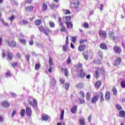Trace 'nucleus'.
<instances>
[{
  "label": "nucleus",
  "mask_w": 125,
  "mask_h": 125,
  "mask_svg": "<svg viewBox=\"0 0 125 125\" xmlns=\"http://www.w3.org/2000/svg\"><path fill=\"white\" fill-rule=\"evenodd\" d=\"M36 46L37 47H39L40 48L43 47V46H42V44H41L40 42H37L36 44Z\"/></svg>",
  "instance_id": "nucleus-52"
},
{
  "label": "nucleus",
  "mask_w": 125,
  "mask_h": 125,
  "mask_svg": "<svg viewBox=\"0 0 125 125\" xmlns=\"http://www.w3.org/2000/svg\"><path fill=\"white\" fill-rule=\"evenodd\" d=\"M42 22V20L40 19H37L34 21L35 25H36V26L41 25Z\"/></svg>",
  "instance_id": "nucleus-21"
},
{
  "label": "nucleus",
  "mask_w": 125,
  "mask_h": 125,
  "mask_svg": "<svg viewBox=\"0 0 125 125\" xmlns=\"http://www.w3.org/2000/svg\"><path fill=\"white\" fill-rule=\"evenodd\" d=\"M99 96L101 102H103V101H104V94H103L102 92H100L99 97Z\"/></svg>",
  "instance_id": "nucleus-28"
},
{
  "label": "nucleus",
  "mask_w": 125,
  "mask_h": 125,
  "mask_svg": "<svg viewBox=\"0 0 125 125\" xmlns=\"http://www.w3.org/2000/svg\"><path fill=\"white\" fill-rule=\"evenodd\" d=\"M83 27L84 28H85V29H88V28H89L88 23L87 22H84L83 24Z\"/></svg>",
  "instance_id": "nucleus-57"
},
{
  "label": "nucleus",
  "mask_w": 125,
  "mask_h": 125,
  "mask_svg": "<svg viewBox=\"0 0 125 125\" xmlns=\"http://www.w3.org/2000/svg\"><path fill=\"white\" fill-rule=\"evenodd\" d=\"M61 26L62 27V28L60 29V31L62 32H64V33H66V32H67V29H66V27L63 25Z\"/></svg>",
  "instance_id": "nucleus-38"
},
{
  "label": "nucleus",
  "mask_w": 125,
  "mask_h": 125,
  "mask_svg": "<svg viewBox=\"0 0 125 125\" xmlns=\"http://www.w3.org/2000/svg\"><path fill=\"white\" fill-rule=\"evenodd\" d=\"M76 41H77V38H76V37H72V42H73V43H75V42H76Z\"/></svg>",
  "instance_id": "nucleus-64"
},
{
  "label": "nucleus",
  "mask_w": 125,
  "mask_h": 125,
  "mask_svg": "<svg viewBox=\"0 0 125 125\" xmlns=\"http://www.w3.org/2000/svg\"><path fill=\"white\" fill-rule=\"evenodd\" d=\"M19 42L23 45H26L27 44V42L25 39H19Z\"/></svg>",
  "instance_id": "nucleus-34"
},
{
  "label": "nucleus",
  "mask_w": 125,
  "mask_h": 125,
  "mask_svg": "<svg viewBox=\"0 0 125 125\" xmlns=\"http://www.w3.org/2000/svg\"><path fill=\"white\" fill-rule=\"evenodd\" d=\"M63 18H64V20L65 21V23H68L69 22H71L70 21L72 19V17L71 16H66L64 17Z\"/></svg>",
  "instance_id": "nucleus-22"
},
{
  "label": "nucleus",
  "mask_w": 125,
  "mask_h": 125,
  "mask_svg": "<svg viewBox=\"0 0 125 125\" xmlns=\"http://www.w3.org/2000/svg\"><path fill=\"white\" fill-rule=\"evenodd\" d=\"M11 65L13 66V67L15 68V67H16V66H18V62H16L12 63Z\"/></svg>",
  "instance_id": "nucleus-60"
},
{
  "label": "nucleus",
  "mask_w": 125,
  "mask_h": 125,
  "mask_svg": "<svg viewBox=\"0 0 125 125\" xmlns=\"http://www.w3.org/2000/svg\"><path fill=\"white\" fill-rule=\"evenodd\" d=\"M68 45H63V46H62V50H63V51H64V52H66V51H67V46Z\"/></svg>",
  "instance_id": "nucleus-55"
},
{
  "label": "nucleus",
  "mask_w": 125,
  "mask_h": 125,
  "mask_svg": "<svg viewBox=\"0 0 125 125\" xmlns=\"http://www.w3.org/2000/svg\"><path fill=\"white\" fill-rule=\"evenodd\" d=\"M105 100H110L111 99V93L109 91H106L104 96Z\"/></svg>",
  "instance_id": "nucleus-17"
},
{
  "label": "nucleus",
  "mask_w": 125,
  "mask_h": 125,
  "mask_svg": "<svg viewBox=\"0 0 125 125\" xmlns=\"http://www.w3.org/2000/svg\"><path fill=\"white\" fill-rule=\"evenodd\" d=\"M16 56L17 57V58H18V59H21V54H20V53H17L16 54Z\"/></svg>",
  "instance_id": "nucleus-62"
},
{
  "label": "nucleus",
  "mask_w": 125,
  "mask_h": 125,
  "mask_svg": "<svg viewBox=\"0 0 125 125\" xmlns=\"http://www.w3.org/2000/svg\"><path fill=\"white\" fill-rule=\"evenodd\" d=\"M86 49V46L85 44H82L78 46V50L79 52H83V51H84L85 49Z\"/></svg>",
  "instance_id": "nucleus-9"
},
{
  "label": "nucleus",
  "mask_w": 125,
  "mask_h": 125,
  "mask_svg": "<svg viewBox=\"0 0 125 125\" xmlns=\"http://www.w3.org/2000/svg\"><path fill=\"white\" fill-rule=\"evenodd\" d=\"M64 15H68V14H71V11L69 10H63Z\"/></svg>",
  "instance_id": "nucleus-40"
},
{
  "label": "nucleus",
  "mask_w": 125,
  "mask_h": 125,
  "mask_svg": "<svg viewBox=\"0 0 125 125\" xmlns=\"http://www.w3.org/2000/svg\"><path fill=\"white\" fill-rule=\"evenodd\" d=\"M1 105L5 108H7L10 106V104L7 101H3L1 103Z\"/></svg>",
  "instance_id": "nucleus-19"
},
{
  "label": "nucleus",
  "mask_w": 125,
  "mask_h": 125,
  "mask_svg": "<svg viewBox=\"0 0 125 125\" xmlns=\"http://www.w3.org/2000/svg\"><path fill=\"white\" fill-rule=\"evenodd\" d=\"M64 85V88L66 90H68L69 89V87H70V84L69 83H65Z\"/></svg>",
  "instance_id": "nucleus-44"
},
{
  "label": "nucleus",
  "mask_w": 125,
  "mask_h": 125,
  "mask_svg": "<svg viewBox=\"0 0 125 125\" xmlns=\"http://www.w3.org/2000/svg\"><path fill=\"white\" fill-rule=\"evenodd\" d=\"M29 45H34V40L33 39H31L30 42H29Z\"/></svg>",
  "instance_id": "nucleus-63"
},
{
  "label": "nucleus",
  "mask_w": 125,
  "mask_h": 125,
  "mask_svg": "<svg viewBox=\"0 0 125 125\" xmlns=\"http://www.w3.org/2000/svg\"><path fill=\"white\" fill-rule=\"evenodd\" d=\"M69 44V37L66 36L65 40V45H68Z\"/></svg>",
  "instance_id": "nucleus-59"
},
{
  "label": "nucleus",
  "mask_w": 125,
  "mask_h": 125,
  "mask_svg": "<svg viewBox=\"0 0 125 125\" xmlns=\"http://www.w3.org/2000/svg\"><path fill=\"white\" fill-rule=\"evenodd\" d=\"M84 87V85H83V83H81L76 84V88L79 89H82Z\"/></svg>",
  "instance_id": "nucleus-25"
},
{
  "label": "nucleus",
  "mask_w": 125,
  "mask_h": 125,
  "mask_svg": "<svg viewBox=\"0 0 125 125\" xmlns=\"http://www.w3.org/2000/svg\"><path fill=\"white\" fill-rule=\"evenodd\" d=\"M79 123L80 125H85L84 123V118H83V117L80 118Z\"/></svg>",
  "instance_id": "nucleus-31"
},
{
  "label": "nucleus",
  "mask_w": 125,
  "mask_h": 125,
  "mask_svg": "<svg viewBox=\"0 0 125 125\" xmlns=\"http://www.w3.org/2000/svg\"><path fill=\"white\" fill-rule=\"evenodd\" d=\"M83 55L85 59V60H87L89 56L88 55V52L87 51H85L83 52Z\"/></svg>",
  "instance_id": "nucleus-27"
},
{
  "label": "nucleus",
  "mask_w": 125,
  "mask_h": 125,
  "mask_svg": "<svg viewBox=\"0 0 125 125\" xmlns=\"http://www.w3.org/2000/svg\"><path fill=\"white\" fill-rule=\"evenodd\" d=\"M121 63H122V58L120 57H117L114 62L113 65L114 66L117 67L119 66V65H121Z\"/></svg>",
  "instance_id": "nucleus-8"
},
{
  "label": "nucleus",
  "mask_w": 125,
  "mask_h": 125,
  "mask_svg": "<svg viewBox=\"0 0 125 125\" xmlns=\"http://www.w3.org/2000/svg\"><path fill=\"white\" fill-rule=\"evenodd\" d=\"M8 44L9 46H10V47H15L16 46V42L14 40H9L8 41Z\"/></svg>",
  "instance_id": "nucleus-13"
},
{
  "label": "nucleus",
  "mask_w": 125,
  "mask_h": 125,
  "mask_svg": "<svg viewBox=\"0 0 125 125\" xmlns=\"http://www.w3.org/2000/svg\"><path fill=\"white\" fill-rule=\"evenodd\" d=\"M125 116V112L124 110H120L119 111V117L124 118Z\"/></svg>",
  "instance_id": "nucleus-32"
},
{
  "label": "nucleus",
  "mask_w": 125,
  "mask_h": 125,
  "mask_svg": "<svg viewBox=\"0 0 125 125\" xmlns=\"http://www.w3.org/2000/svg\"><path fill=\"white\" fill-rule=\"evenodd\" d=\"M108 37L111 41H114V42L118 39L117 36L115 35V32L114 31H109Z\"/></svg>",
  "instance_id": "nucleus-4"
},
{
  "label": "nucleus",
  "mask_w": 125,
  "mask_h": 125,
  "mask_svg": "<svg viewBox=\"0 0 125 125\" xmlns=\"http://www.w3.org/2000/svg\"><path fill=\"white\" fill-rule=\"evenodd\" d=\"M20 115L21 117H24L25 116V109H22L21 110Z\"/></svg>",
  "instance_id": "nucleus-42"
},
{
  "label": "nucleus",
  "mask_w": 125,
  "mask_h": 125,
  "mask_svg": "<svg viewBox=\"0 0 125 125\" xmlns=\"http://www.w3.org/2000/svg\"><path fill=\"white\" fill-rule=\"evenodd\" d=\"M70 2L73 4V7L74 9H79L80 1L78 0H70Z\"/></svg>",
  "instance_id": "nucleus-3"
},
{
  "label": "nucleus",
  "mask_w": 125,
  "mask_h": 125,
  "mask_svg": "<svg viewBox=\"0 0 125 125\" xmlns=\"http://www.w3.org/2000/svg\"><path fill=\"white\" fill-rule=\"evenodd\" d=\"M67 29H73V23H72V21H69L68 22L65 23Z\"/></svg>",
  "instance_id": "nucleus-24"
},
{
  "label": "nucleus",
  "mask_w": 125,
  "mask_h": 125,
  "mask_svg": "<svg viewBox=\"0 0 125 125\" xmlns=\"http://www.w3.org/2000/svg\"><path fill=\"white\" fill-rule=\"evenodd\" d=\"M29 104L33 107V108H35L36 106H38V102L36 101V99H33V102L32 101H29Z\"/></svg>",
  "instance_id": "nucleus-11"
},
{
  "label": "nucleus",
  "mask_w": 125,
  "mask_h": 125,
  "mask_svg": "<svg viewBox=\"0 0 125 125\" xmlns=\"http://www.w3.org/2000/svg\"><path fill=\"white\" fill-rule=\"evenodd\" d=\"M85 96L86 100H87V101H89V100H90V93L89 92H87Z\"/></svg>",
  "instance_id": "nucleus-36"
},
{
  "label": "nucleus",
  "mask_w": 125,
  "mask_h": 125,
  "mask_svg": "<svg viewBox=\"0 0 125 125\" xmlns=\"http://www.w3.org/2000/svg\"><path fill=\"white\" fill-rule=\"evenodd\" d=\"M115 107L116 109H118L119 111H120V110H123V107H122V105L119 104H116Z\"/></svg>",
  "instance_id": "nucleus-43"
},
{
  "label": "nucleus",
  "mask_w": 125,
  "mask_h": 125,
  "mask_svg": "<svg viewBox=\"0 0 125 125\" xmlns=\"http://www.w3.org/2000/svg\"><path fill=\"white\" fill-rule=\"evenodd\" d=\"M58 20H59V23H60L61 26H63L64 25V22H63L62 21V18H61V17H59V18H58Z\"/></svg>",
  "instance_id": "nucleus-45"
},
{
  "label": "nucleus",
  "mask_w": 125,
  "mask_h": 125,
  "mask_svg": "<svg viewBox=\"0 0 125 125\" xmlns=\"http://www.w3.org/2000/svg\"><path fill=\"white\" fill-rule=\"evenodd\" d=\"M22 23L23 25H26V24H28V20H22Z\"/></svg>",
  "instance_id": "nucleus-58"
},
{
  "label": "nucleus",
  "mask_w": 125,
  "mask_h": 125,
  "mask_svg": "<svg viewBox=\"0 0 125 125\" xmlns=\"http://www.w3.org/2000/svg\"><path fill=\"white\" fill-rule=\"evenodd\" d=\"M49 118V116L46 114H43L42 115V121H47Z\"/></svg>",
  "instance_id": "nucleus-29"
},
{
  "label": "nucleus",
  "mask_w": 125,
  "mask_h": 125,
  "mask_svg": "<svg viewBox=\"0 0 125 125\" xmlns=\"http://www.w3.org/2000/svg\"><path fill=\"white\" fill-rule=\"evenodd\" d=\"M101 84H102L101 81H97L95 84V87H96L97 88H99V87L101 86Z\"/></svg>",
  "instance_id": "nucleus-26"
},
{
  "label": "nucleus",
  "mask_w": 125,
  "mask_h": 125,
  "mask_svg": "<svg viewBox=\"0 0 125 125\" xmlns=\"http://www.w3.org/2000/svg\"><path fill=\"white\" fill-rule=\"evenodd\" d=\"M100 47L102 49H104V50H106L108 48L107 44L104 42H103L100 44Z\"/></svg>",
  "instance_id": "nucleus-18"
},
{
  "label": "nucleus",
  "mask_w": 125,
  "mask_h": 125,
  "mask_svg": "<svg viewBox=\"0 0 125 125\" xmlns=\"http://www.w3.org/2000/svg\"><path fill=\"white\" fill-rule=\"evenodd\" d=\"M42 67V65H41L40 63H37L35 64V69L36 70H38L40 69V68Z\"/></svg>",
  "instance_id": "nucleus-33"
},
{
  "label": "nucleus",
  "mask_w": 125,
  "mask_h": 125,
  "mask_svg": "<svg viewBox=\"0 0 125 125\" xmlns=\"http://www.w3.org/2000/svg\"><path fill=\"white\" fill-rule=\"evenodd\" d=\"M96 70L93 73V76L96 80H98L100 78V75L104 76L105 75V70L102 67H96Z\"/></svg>",
  "instance_id": "nucleus-1"
},
{
  "label": "nucleus",
  "mask_w": 125,
  "mask_h": 125,
  "mask_svg": "<svg viewBox=\"0 0 125 125\" xmlns=\"http://www.w3.org/2000/svg\"><path fill=\"white\" fill-rule=\"evenodd\" d=\"M66 62L67 64H70L71 62H72V60H71V57L69 56L67 60H66Z\"/></svg>",
  "instance_id": "nucleus-56"
},
{
  "label": "nucleus",
  "mask_w": 125,
  "mask_h": 125,
  "mask_svg": "<svg viewBox=\"0 0 125 125\" xmlns=\"http://www.w3.org/2000/svg\"><path fill=\"white\" fill-rule=\"evenodd\" d=\"M25 113L26 114V115L28 117H31L32 116V109H31V107H27L26 108V111Z\"/></svg>",
  "instance_id": "nucleus-12"
},
{
  "label": "nucleus",
  "mask_w": 125,
  "mask_h": 125,
  "mask_svg": "<svg viewBox=\"0 0 125 125\" xmlns=\"http://www.w3.org/2000/svg\"><path fill=\"white\" fill-rule=\"evenodd\" d=\"M83 98H84V92L83 91H80L79 93Z\"/></svg>",
  "instance_id": "nucleus-51"
},
{
  "label": "nucleus",
  "mask_w": 125,
  "mask_h": 125,
  "mask_svg": "<svg viewBox=\"0 0 125 125\" xmlns=\"http://www.w3.org/2000/svg\"><path fill=\"white\" fill-rule=\"evenodd\" d=\"M112 92H113L114 95H117L118 92L117 91V88H116V87H115V86L113 87Z\"/></svg>",
  "instance_id": "nucleus-37"
},
{
  "label": "nucleus",
  "mask_w": 125,
  "mask_h": 125,
  "mask_svg": "<svg viewBox=\"0 0 125 125\" xmlns=\"http://www.w3.org/2000/svg\"><path fill=\"white\" fill-rule=\"evenodd\" d=\"M61 70L62 73H63L64 74V76L66 77V78H68V77H69V72L68 71V69L62 67L61 68Z\"/></svg>",
  "instance_id": "nucleus-14"
},
{
  "label": "nucleus",
  "mask_w": 125,
  "mask_h": 125,
  "mask_svg": "<svg viewBox=\"0 0 125 125\" xmlns=\"http://www.w3.org/2000/svg\"><path fill=\"white\" fill-rule=\"evenodd\" d=\"M49 66H52L53 65V61H52V58L51 57L49 58Z\"/></svg>",
  "instance_id": "nucleus-46"
},
{
  "label": "nucleus",
  "mask_w": 125,
  "mask_h": 125,
  "mask_svg": "<svg viewBox=\"0 0 125 125\" xmlns=\"http://www.w3.org/2000/svg\"><path fill=\"white\" fill-rule=\"evenodd\" d=\"M48 8L47 4H46L45 3H43V4L42 5V11H45L46 10H47V8Z\"/></svg>",
  "instance_id": "nucleus-20"
},
{
  "label": "nucleus",
  "mask_w": 125,
  "mask_h": 125,
  "mask_svg": "<svg viewBox=\"0 0 125 125\" xmlns=\"http://www.w3.org/2000/svg\"><path fill=\"white\" fill-rule=\"evenodd\" d=\"M49 25L50 28H54L55 27V23L53 21H49Z\"/></svg>",
  "instance_id": "nucleus-41"
},
{
  "label": "nucleus",
  "mask_w": 125,
  "mask_h": 125,
  "mask_svg": "<svg viewBox=\"0 0 125 125\" xmlns=\"http://www.w3.org/2000/svg\"><path fill=\"white\" fill-rule=\"evenodd\" d=\"M78 109V105H74L71 109V112L72 114H76L77 113V110Z\"/></svg>",
  "instance_id": "nucleus-23"
},
{
  "label": "nucleus",
  "mask_w": 125,
  "mask_h": 125,
  "mask_svg": "<svg viewBox=\"0 0 125 125\" xmlns=\"http://www.w3.org/2000/svg\"><path fill=\"white\" fill-rule=\"evenodd\" d=\"M51 9H54V8H58V6H56L55 3H52L51 5H49Z\"/></svg>",
  "instance_id": "nucleus-35"
},
{
  "label": "nucleus",
  "mask_w": 125,
  "mask_h": 125,
  "mask_svg": "<svg viewBox=\"0 0 125 125\" xmlns=\"http://www.w3.org/2000/svg\"><path fill=\"white\" fill-rule=\"evenodd\" d=\"M98 100H99V96L95 95L91 98V102L92 104H95Z\"/></svg>",
  "instance_id": "nucleus-10"
},
{
  "label": "nucleus",
  "mask_w": 125,
  "mask_h": 125,
  "mask_svg": "<svg viewBox=\"0 0 125 125\" xmlns=\"http://www.w3.org/2000/svg\"><path fill=\"white\" fill-rule=\"evenodd\" d=\"M38 28H39L40 32H44V27L42 25L39 26L38 27Z\"/></svg>",
  "instance_id": "nucleus-47"
},
{
  "label": "nucleus",
  "mask_w": 125,
  "mask_h": 125,
  "mask_svg": "<svg viewBox=\"0 0 125 125\" xmlns=\"http://www.w3.org/2000/svg\"><path fill=\"white\" fill-rule=\"evenodd\" d=\"M79 101L80 104H83V103H84L85 102L84 99L83 98H80Z\"/></svg>",
  "instance_id": "nucleus-61"
},
{
  "label": "nucleus",
  "mask_w": 125,
  "mask_h": 125,
  "mask_svg": "<svg viewBox=\"0 0 125 125\" xmlns=\"http://www.w3.org/2000/svg\"><path fill=\"white\" fill-rule=\"evenodd\" d=\"M9 19H10L11 22H13V20L15 19V16H14V15H12L11 17L9 18Z\"/></svg>",
  "instance_id": "nucleus-54"
},
{
  "label": "nucleus",
  "mask_w": 125,
  "mask_h": 125,
  "mask_svg": "<svg viewBox=\"0 0 125 125\" xmlns=\"http://www.w3.org/2000/svg\"><path fill=\"white\" fill-rule=\"evenodd\" d=\"M99 35L103 40H106L107 38V33H106V31L104 30H99Z\"/></svg>",
  "instance_id": "nucleus-5"
},
{
  "label": "nucleus",
  "mask_w": 125,
  "mask_h": 125,
  "mask_svg": "<svg viewBox=\"0 0 125 125\" xmlns=\"http://www.w3.org/2000/svg\"><path fill=\"white\" fill-rule=\"evenodd\" d=\"M113 51L116 54H121L122 53V50L121 47L115 45L113 48Z\"/></svg>",
  "instance_id": "nucleus-6"
},
{
  "label": "nucleus",
  "mask_w": 125,
  "mask_h": 125,
  "mask_svg": "<svg viewBox=\"0 0 125 125\" xmlns=\"http://www.w3.org/2000/svg\"><path fill=\"white\" fill-rule=\"evenodd\" d=\"M64 113H65V110H64V109H62L61 111V114L60 116L61 121H63V120H64Z\"/></svg>",
  "instance_id": "nucleus-30"
},
{
  "label": "nucleus",
  "mask_w": 125,
  "mask_h": 125,
  "mask_svg": "<svg viewBox=\"0 0 125 125\" xmlns=\"http://www.w3.org/2000/svg\"><path fill=\"white\" fill-rule=\"evenodd\" d=\"M98 59L93 61L94 64H101L102 59H103V52L99 51L97 54Z\"/></svg>",
  "instance_id": "nucleus-2"
},
{
  "label": "nucleus",
  "mask_w": 125,
  "mask_h": 125,
  "mask_svg": "<svg viewBox=\"0 0 125 125\" xmlns=\"http://www.w3.org/2000/svg\"><path fill=\"white\" fill-rule=\"evenodd\" d=\"M84 42H87V40L82 39L79 41L80 44H83V43H84Z\"/></svg>",
  "instance_id": "nucleus-39"
},
{
  "label": "nucleus",
  "mask_w": 125,
  "mask_h": 125,
  "mask_svg": "<svg viewBox=\"0 0 125 125\" xmlns=\"http://www.w3.org/2000/svg\"><path fill=\"white\" fill-rule=\"evenodd\" d=\"M86 76V73L84 72V70H83V69H81L78 74L79 78H80V79H84V78H85Z\"/></svg>",
  "instance_id": "nucleus-7"
},
{
  "label": "nucleus",
  "mask_w": 125,
  "mask_h": 125,
  "mask_svg": "<svg viewBox=\"0 0 125 125\" xmlns=\"http://www.w3.org/2000/svg\"><path fill=\"white\" fill-rule=\"evenodd\" d=\"M121 86L122 88H125V81H122Z\"/></svg>",
  "instance_id": "nucleus-49"
},
{
  "label": "nucleus",
  "mask_w": 125,
  "mask_h": 125,
  "mask_svg": "<svg viewBox=\"0 0 125 125\" xmlns=\"http://www.w3.org/2000/svg\"><path fill=\"white\" fill-rule=\"evenodd\" d=\"M16 113H17V109H14L13 111L12 114V117H14L15 115H16Z\"/></svg>",
  "instance_id": "nucleus-53"
},
{
  "label": "nucleus",
  "mask_w": 125,
  "mask_h": 125,
  "mask_svg": "<svg viewBox=\"0 0 125 125\" xmlns=\"http://www.w3.org/2000/svg\"><path fill=\"white\" fill-rule=\"evenodd\" d=\"M50 83L53 84V85H54L56 84V80L54 79V78H53L51 80Z\"/></svg>",
  "instance_id": "nucleus-48"
},
{
  "label": "nucleus",
  "mask_w": 125,
  "mask_h": 125,
  "mask_svg": "<svg viewBox=\"0 0 125 125\" xmlns=\"http://www.w3.org/2000/svg\"><path fill=\"white\" fill-rule=\"evenodd\" d=\"M34 8H35V7L32 5L25 7V12H29V11H33V10H34Z\"/></svg>",
  "instance_id": "nucleus-16"
},
{
  "label": "nucleus",
  "mask_w": 125,
  "mask_h": 125,
  "mask_svg": "<svg viewBox=\"0 0 125 125\" xmlns=\"http://www.w3.org/2000/svg\"><path fill=\"white\" fill-rule=\"evenodd\" d=\"M7 59L9 60H12L13 58H14V55H13V53L12 52H8L7 53Z\"/></svg>",
  "instance_id": "nucleus-15"
},
{
  "label": "nucleus",
  "mask_w": 125,
  "mask_h": 125,
  "mask_svg": "<svg viewBox=\"0 0 125 125\" xmlns=\"http://www.w3.org/2000/svg\"><path fill=\"white\" fill-rule=\"evenodd\" d=\"M51 31L50 30H44L43 33L45 35H46V36H49V34L48 33H49V32H51Z\"/></svg>",
  "instance_id": "nucleus-50"
}]
</instances>
